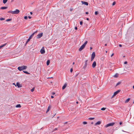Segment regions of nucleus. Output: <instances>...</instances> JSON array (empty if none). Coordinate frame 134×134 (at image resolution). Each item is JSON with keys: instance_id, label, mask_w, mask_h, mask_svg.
<instances>
[{"instance_id": "1", "label": "nucleus", "mask_w": 134, "mask_h": 134, "mask_svg": "<svg viewBox=\"0 0 134 134\" xmlns=\"http://www.w3.org/2000/svg\"><path fill=\"white\" fill-rule=\"evenodd\" d=\"M27 68V67L26 66H19L18 67V69L20 71H22L26 69Z\"/></svg>"}, {"instance_id": "2", "label": "nucleus", "mask_w": 134, "mask_h": 134, "mask_svg": "<svg viewBox=\"0 0 134 134\" xmlns=\"http://www.w3.org/2000/svg\"><path fill=\"white\" fill-rule=\"evenodd\" d=\"M87 41H86L85 42L84 44H83L81 46L79 49V51H81L85 47L87 43Z\"/></svg>"}, {"instance_id": "3", "label": "nucleus", "mask_w": 134, "mask_h": 134, "mask_svg": "<svg viewBox=\"0 0 134 134\" xmlns=\"http://www.w3.org/2000/svg\"><path fill=\"white\" fill-rule=\"evenodd\" d=\"M115 124V123L113 122L111 123H109L108 124H107L105 126V128H107L108 127L110 126H113Z\"/></svg>"}, {"instance_id": "4", "label": "nucleus", "mask_w": 134, "mask_h": 134, "mask_svg": "<svg viewBox=\"0 0 134 134\" xmlns=\"http://www.w3.org/2000/svg\"><path fill=\"white\" fill-rule=\"evenodd\" d=\"M120 90H118L114 92L113 95L111 97V98H113L114 96H116L118 93L120 92Z\"/></svg>"}, {"instance_id": "5", "label": "nucleus", "mask_w": 134, "mask_h": 134, "mask_svg": "<svg viewBox=\"0 0 134 134\" xmlns=\"http://www.w3.org/2000/svg\"><path fill=\"white\" fill-rule=\"evenodd\" d=\"M95 56V54L94 52H93L92 54L91 61H92L94 58Z\"/></svg>"}, {"instance_id": "6", "label": "nucleus", "mask_w": 134, "mask_h": 134, "mask_svg": "<svg viewBox=\"0 0 134 134\" xmlns=\"http://www.w3.org/2000/svg\"><path fill=\"white\" fill-rule=\"evenodd\" d=\"M40 53L42 54H44L45 52L44 48V47H43L40 50Z\"/></svg>"}, {"instance_id": "7", "label": "nucleus", "mask_w": 134, "mask_h": 134, "mask_svg": "<svg viewBox=\"0 0 134 134\" xmlns=\"http://www.w3.org/2000/svg\"><path fill=\"white\" fill-rule=\"evenodd\" d=\"M42 36H43V33L42 32L41 33H40V34H38L37 35V38H40Z\"/></svg>"}, {"instance_id": "8", "label": "nucleus", "mask_w": 134, "mask_h": 134, "mask_svg": "<svg viewBox=\"0 0 134 134\" xmlns=\"http://www.w3.org/2000/svg\"><path fill=\"white\" fill-rule=\"evenodd\" d=\"M20 12V11L18 9H16L15 11H14V14H18Z\"/></svg>"}, {"instance_id": "9", "label": "nucleus", "mask_w": 134, "mask_h": 134, "mask_svg": "<svg viewBox=\"0 0 134 134\" xmlns=\"http://www.w3.org/2000/svg\"><path fill=\"white\" fill-rule=\"evenodd\" d=\"M16 86L18 87V88H20L22 87V85L21 84H20L19 82H17L16 83Z\"/></svg>"}, {"instance_id": "10", "label": "nucleus", "mask_w": 134, "mask_h": 134, "mask_svg": "<svg viewBox=\"0 0 134 134\" xmlns=\"http://www.w3.org/2000/svg\"><path fill=\"white\" fill-rule=\"evenodd\" d=\"M81 2L82 4H84L86 5H88V3L87 2L83 1H82Z\"/></svg>"}, {"instance_id": "11", "label": "nucleus", "mask_w": 134, "mask_h": 134, "mask_svg": "<svg viewBox=\"0 0 134 134\" xmlns=\"http://www.w3.org/2000/svg\"><path fill=\"white\" fill-rule=\"evenodd\" d=\"M96 62L95 61H94L92 64V66L93 68H94L96 66Z\"/></svg>"}, {"instance_id": "12", "label": "nucleus", "mask_w": 134, "mask_h": 134, "mask_svg": "<svg viewBox=\"0 0 134 134\" xmlns=\"http://www.w3.org/2000/svg\"><path fill=\"white\" fill-rule=\"evenodd\" d=\"M67 84L66 83H65L64 85L62 87V89L63 90H64V89L65 87H66L67 86Z\"/></svg>"}, {"instance_id": "13", "label": "nucleus", "mask_w": 134, "mask_h": 134, "mask_svg": "<svg viewBox=\"0 0 134 134\" xmlns=\"http://www.w3.org/2000/svg\"><path fill=\"white\" fill-rule=\"evenodd\" d=\"M7 8V7H2L0 9H6Z\"/></svg>"}, {"instance_id": "14", "label": "nucleus", "mask_w": 134, "mask_h": 134, "mask_svg": "<svg viewBox=\"0 0 134 134\" xmlns=\"http://www.w3.org/2000/svg\"><path fill=\"white\" fill-rule=\"evenodd\" d=\"M8 13H10L13 14H14V11L10 10L8 11L7 12Z\"/></svg>"}, {"instance_id": "15", "label": "nucleus", "mask_w": 134, "mask_h": 134, "mask_svg": "<svg viewBox=\"0 0 134 134\" xmlns=\"http://www.w3.org/2000/svg\"><path fill=\"white\" fill-rule=\"evenodd\" d=\"M35 32L33 33L31 35V36H30V37H29V38L30 39H31L32 37L34 36V35L35 33Z\"/></svg>"}, {"instance_id": "16", "label": "nucleus", "mask_w": 134, "mask_h": 134, "mask_svg": "<svg viewBox=\"0 0 134 134\" xmlns=\"http://www.w3.org/2000/svg\"><path fill=\"white\" fill-rule=\"evenodd\" d=\"M101 122L100 121H98L95 124V125H99L101 124Z\"/></svg>"}, {"instance_id": "17", "label": "nucleus", "mask_w": 134, "mask_h": 134, "mask_svg": "<svg viewBox=\"0 0 134 134\" xmlns=\"http://www.w3.org/2000/svg\"><path fill=\"white\" fill-rule=\"evenodd\" d=\"M87 61H88V60H87L85 61V66L83 67L85 68V67H86V66L87 65Z\"/></svg>"}, {"instance_id": "18", "label": "nucleus", "mask_w": 134, "mask_h": 134, "mask_svg": "<svg viewBox=\"0 0 134 134\" xmlns=\"http://www.w3.org/2000/svg\"><path fill=\"white\" fill-rule=\"evenodd\" d=\"M51 108V107L50 106H49V107L48 108V109L46 111V113H47L49 111Z\"/></svg>"}, {"instance_id": "19", "label": "nucleus", "mask_w": 134, "mask_h": 134, "mask_svg": "<svg viewBox=\"0 0 134 134\" xmlns=\"http://www.w3.org/2000/svg\"><path fill=\"white\" fill-rule=\"evenodd\" d=\"M16 108H20L21 106L20 104H18L16 105Z\"/></svg>"}, {"instance_id": "20", "label": "nucleus", "mask_w": 134, "mask_h": 134, "mask_svg": "<svg viewBox=\"0 0 134 134\" xmlns=\"http://www.w3.org/2000/svg\"><path fill=\"white\" fill-rule=\"evenodd\" d=\"M50 60H48L47 62V65H49V63H50Z\"/></svg>"}, {"instance_id": "21", "label": "nucleus", "mask_w": 134, "mask_h": 134, "mask_svg": "<svg viewBox=\"0 0 134 134\" xmlns=\"http://www.w3.org/2000/svg\"><path fill=\"white\" fill-rule=\"evenodd\" d=\"M118 74H116L114 75L113 76L115 77L116 78V77H117L118 76Z\"/></svg>"}, {"instance_id": "22", "label": "nucleus", "mask_w": 134, "mask_h": 134, "mask_svg": "<svg viewBox=\"0 0 134 134\" xmlns=\"http://www.w3.org/2000/svg\"><path fill=\"white\" fill-rule=\"evenodd\" d=\"M6 44V43H5L2 45L0 46V49L1 48L3 47H4V46H5V45Z\"/></svg>"}, {"instance_id": "23", "label": "nucleus", "mask_w": 134, "mask_h": 134, "mask_svg": "<svg viewBox=\"0 0 134 134\" xmlns=\"http://www.w3.org/2000/svg\"><path fill=\"white\" fill-rule=\"evenodd\" d=\"M8 0H3V3L4 4L5 3L7 2Z\"/></svg>"}, {"instance_id": "24", "label": "nucleus", "mask_w": 134, "mask_h": 134, "mask_svg": "<svg viewBox=\"0 0 134 134\" xmlns=\"http://www.w3.org/2000/svg\"><path fill=\"white\" fill-rule=\"evenodd\" d=\"M94 119V118H88V120H93Z\"/></svg>"}, {"instance_id": "25", "label": "nucleus", "mask_w": 134, "mask_h": 134, "mask_svg": "<svg viewBox=\"0 0 134 134\" xmlns=\"http://www.w3.org/2000/svg\"><path fill=\"white\" fill-rule=\"evenodd\" d=\"M12 20V19H7L6 20V21H11Z\"/></svg>"}, {"instance_id": "26", "label": "nucleus", "mask_w": 134, "mask_h": 134, "mask_svg": "<svg viewBox=\"0 0 134 134\" xmlns=\"http://www.w3.org/2000/svg\"><path fill=\"white\" fill-rule=\"evenodd\" d=\"M23 72L24 73H25L26 74H29V73L27 71H23Z\"/></svg>"}, {"instance_id": "27", "label": "nucleus", "mask_w": 134, "mask_h": 134, "mask_svg": "<svg viewBox=\"0 0 134 134\" xmlns=\"http://www.w3.org/2000/svg\"><path fill=\"white\" fill-rule=\"evenodd\" d=\"M34 89H35V87H33V88L31 90V92H33L34 91Z\"/></svg>"}, {"instance_id": "28", "label": "nucleus", "mask_w": 134, "mask_h": 134, "mask_svg": "<svg viewBox=\"0 0 134 134\" xmlns=\"http://www.w3.org/2000/svg\"><path fill=\"white\" fill-rule=\"evenodd\" d=\"M106 109V108H103L101 109V110H102L104 111V110L105 109Z\"/></svg>"}, {"instance_id": "29", "label": "nucleus", "mask_w": 134, "mask_h": 134, "mask_svg": "<svg viewBox=\"0 0 134 134\" xmlns=\"http://www.w3.org/2000/svg\"><path fill=\"white\" fill-rule=\"evenodd\" d=\"M130 98H128L126 100V102H128L130 100Z\"/></svg>"}, {"instance_id": "30", "label": "nucleus", "mask_w": 134, "mask_h": 134, "mask_svg": "<svg viewBox=\"0 0 134 134\" xmlns=\"http://www.w3.org/2000/svg\"><path fill=\"white\" fill-rule=\"evenodd\" d=\"M83 124L84 125H85L87 124V122H86L84 121L83 122Z\"/></svg>"}, {"instance_id": "31", "label": "nucleus", "mask_w": 134, "mask_h": 134, "mask_svg": "<svg viewBox=\"0 0 134 134\" xmlns=\"http://www.w3.org/2000/svg\"><path fill=\"white\" fill-rule=\"evenodd\" d=\"M4 20V18H0V20Z\"/></svg>"}, {"instance_id": "32", "label": "nucleus", "mask_w": 134, "mask_h": 134, "mask_svg": "<svg viewBox=\"0 0 134 134\" xmlns=\"http://www.w3.org/2000/svg\"><path fill=\"white\" fill-rule=\"evenodd\" d=\"M121 83V82H118V83L116 85V86H117L119 85H120Z\"/></svg>"}, {"instance_id": "33", "label": "nucleus", "mask_w": 134, "mask_h": 134, "mask_svg": "<svg viewBox=\"0 0 134 134\" xmlns=\"http://www.w3.org/2000/svg\"><path fill=\"white\" fill-rule=\"evenodd\" d=\"M95 14L96 15L98 14V12L97 11H96L95 12Z\"/></svg>"}, {"instance_id": "34", "label": "nucleus", "mask_w": 134, "mask_h": 134, "mask_svg": "<svg viewBox=\"0 0 134 134\" xmlns=\"http://www.w3.org/2000/svg\"><path fill=\"white\" fill-rule=\"evenodd\" d=\"M115 4V2H114L113 4H112V5H114Z\"/></svg>"}, {"instance_id": "35", "label": "nucleus", "mask_w": 134, "mask_h": 134, "mask_svg": "<svg viewBox=\"0 0 134 134\" xmlns=\"http://www.w3.org/2000/svg\"><path fill=\"white\" fill-rule=\"evenodd\" d=\"M24 18L25 19H27V16H25L24 17Z\"/></svg>"}, {"instance_id": "36", "label": "nucleus", "mask_w": 134, "mask_h": 134, "mask_svg": "<svg viewBox=\"0 0 134 134\" xmlns=\"http://www.w3.org/2000/svg\"><path fill=\"white\" fill-rule=\"evenodd\" d=\"M57 130V128H55L53 130V131H55V130Z\"/></svg>"}, {"instance_id": "37", "label": "nucleus", "mask_w": 134, "mask_h": 134, "mask_svg": "<svg viewBox=\"0 0 134 134\" xmlns=\"http://www.w3.org/2000/svg\"><path fill=\"white\" fill-rule=\"evenodd\" d=\"M30 39H29V38L27 40V41L26 43H27V42H28L30 40Z\"/></svg>"}, {"instance_id": "38", "label": "nucleus", "mask_w": 134, "mask_h": 134, "mask_svg": "<svg viewBox=\"0 0 134 134\" xmlns=\"http://www.w3.org/2000/svg\"><path fill=\"white\" fill-rule=\"evenodd\" d=\"M82 21H81L80 22V25H82Z\"/></svg>"}, {"instance_id": "39", "label": "nucleus", "mask_w": 134, "mask_h": 134, "mask_svg": "<svg viewBox=\"0 0 134 134\" xmlns=\"http://www.w3.org/2000/svg\"><path fill=\"white\" fill-rule=\"evenodd\" d=\"M73 69H71L70 70V71L71 72H72Z\"/></svg>"}, {"instance_id": "40", "label": "nucleus", "mask_w": 134, "mask_h": 134, "mask_svg": "<svg viewBox=\"0 0 134 134\" xmlns=\"http://www.w3.org/2000/svg\"><path fill=\"white\" fill-rule=\"evenodd\" d=\"M114 55V53H113L111 55V57H112Z\"/></svg>"}, {"instance_id": "41", "label": "nucleus", "mask_w": 134, "mask_h": 134, "mask_svg": "<svg viewBox=\"0 0 134 134\" xmlns=\"http://www.w3.org/2000/svg\"><path fill=\"white\" fill-rule=\"evenodd\" d=\"M122 124V122H120V123H119V124H120V125H121V124Z\"/></svg>"}, {"instance_id": "42", "label": "nucleus", "mask_w": 134, "mask_h": 134, "mask_svg": "<svg viewBox=\"0 0 134 134\" xmlns=\"http://www.w3.org/2000/svg\"><path fill=\"white\" fill-rule=\"evenodd\" d=\"M75 29L76 30H77V27H75Z\"/></svg>"}, {"instance_id": "43", "label": "nucleus", "mask_w": 134, "mask_h": 134, "mask_svg": "<svg viewBox=\"0 0 134 134\" xmlns=\"http://www.w3.org/2000/svg\"><path fill=\"white\" fill-rule=\"evenodd\" d=\"M28 18L29 19H30L31 18V17L30 16H28Z\"/></svg>"}, {"instance_id": "44", "label": "nucleus", "mask_w": 134, "mask_h": 134, "mask_svg": "<svg viewBox=\"0 0 134 134\" xmlns=\"http://www.w3.org/2000/svg\"><path fill=\"white\" fill-rule=\"evenodd\" d=\"M119 46L120 47H121L122 46V45L121 44H119Z\"/></svg>"}, {"instance_id": "45", "label": "nucleus", "mask_w": 134, "mask_h": 134, "mask_svg": "<svg viewBox=\"0 0 134 134\" xmlns=\"http://www.w3.org/2000/svg\"><path fill=\"white\" fill-rule=\"evenodd\" d=\"M51 98H54V97H53V96H51Z\"/></svg>"}, {"instance_id": "46", "label": "nucleus", "mask_w": 134, "mask_h": 134, "mask_svg": "<svg viewBox=\"0 0 134 134\" xmlns=\"http://www.w3.org/2000/svg\"><path fill=\"white\" fill-rule=\"evenodd\" d=\"M88 12H86V14H88Z\"/></svg>"}, {"instance_id": "47", "label": "nucleus", "mask_w": 134, "mask_h": 134, "mask_svg": "<svg viewBox=\"0 0 134 134\" xmlns=\"http://www.w3.org/2000/svg\"><path fill=\"white\" fill-rule=\"evenodd\" d=\"M30 14H31V15H32V12H30Z\"/></svg>"}, {"instance_id": "48", "label": "nucleus", "mask_w": 134, "mask_h": 134, "mask_svg": "<svg viewBox=\"0 0 134 134\" xmlns=\"http://www.w3.org/2000/svg\"><path fill=\"white\" fill-rule=\"evenodd\" d=\"M125 57V55H124L123 56V58H124Z\"/></svg>"}, {"instance_id": "49", "label": "nucleus", "mask_w": 134, "mask_h": 134, "mask_svg": "<svg viewBox=\"0 0 134 134\" xmlns=\"http://www.w3.org/2000/svg\"><path fill=\"white\" fill-rule=\"evenodd\" d=\"M52 94L54 95L55 94V93L54 92H53Z\"/></svg>"}, {"instance_id": "50", "label": "nucleus", "mask_w": 134, "mask_h": 134, "mask_svg": "<svg viewBox=\"0 0 134 134\" xmlns=\"http://www.w3.org/2000/svg\"><path fill=\"white\" fill-rule=\"evenodd\" d=\"M72 9H70V11H72Z\"/></svg>"}, {"instance_id": "51", "label": "nucleus", "mask_w": 134, "mask_h": 134, "mask_svg": "<svg viewBox=\"0 0 134 134\" xmlns=\"http://www.w3.org/2000/svg\"><path fill=\"white\" fill-rule=\"evenodd\" d=\"M86 20H89V19L88 18H86Z\"/></svg>"}, {"instance_id": "52", "label": "nucleus", "mask_w": 134, "mask_h": 134, "mask_svg": "<svg viewBox=\"0 0 134 134\" xmlns=\"http://www.w3.org/2000/svg\"><path fill=\"white\" fill-rule=\"evenodd\" d=\"M92 49V47H90V49L91 50V49Z\"/></svg>"}, {"instance_id": "53", "label": "nucleus", "mask_w": 134, "mask_h": 134, "mask_svg": "<svg viewBox=\"0 0 134 134\" xmlns=\"http://www.w3.org/2000/svg\"><path fill=\"white\" fill-rule=\"evenodd\" d=\"M126 62H124V64H126Z\"/></svg>"}, {"instance_id": "54", "label": "nucleus", "mask_w": 134, "mask_h": 134, "mask_svg": "<svg viewBox=\"0 0 134 134\" xmlns=\"http://www.w3.org/2000/svg\"><path fill=\"white\" fill-rule=\"evenodd\" d=\"M67 123V122H65L64 123L65 124H66Z\"/></svg>"}, {"instance_id": "55", "label": "nucleus", "mask_w": 134, "mask_h": 134, "mask_svg": "<svg viewBox=\"0 0 134 134\" xmlns=\"http://www.w3.org/2000/svg\"><path fill=\"white\" fill-rule=\"evenodd\" d=\"M107 45V44H105V46H106Z\"/></svg>"}, {"instance_id": "56", "label": "nucleus", "mask_w": 134, "mask_h": 134, "mask_svg": "<svg viewBox=\"0 0 134 134\" xmlns=\"http://www.w3.org/2000/svg\"><path fill=\"white\" fill-rule=\"evenodd\" d=\"M74 64H75L74 62H73V63H72V64H73V65H74Z\"/></svg>"}, {"instance_id": "57", "label": "nucleus", "mask_w": 134, "mask_h": 134, "mask_svg": "<svg viewBox=\"0 0 134 134\" xmlns=\"http://www.w3.org/2000/svg\"><path fill=\"white\" fill-rule=\"evenodd\" d=\"M133 89H134V85L133 86Z\"/></svg>"}, {"instance_id": "58", "label": "nucleus", "mask_w": 134, "mask_h": 134, "mask_svg": "<svg viewBox=\"0 0 134 134\" xmlns=\"http://www.w3.org/2000/svg\"><path fill=\"white\" fill-rule=\"evenodd\" d=\"M76 103L77 104L78 103V102H76Z\"/></svg>"}, {"instance_id": "59", "label": "nucleus", "mask_w": 134, "mask_h": 134, "mask_svg": "<svg viewBox=\"0 0 134 134\" xmlns=\"http://www.w3.org/2000/svg\"><path fill=\"white\" fill-rule=\"evenodd\" d=\"M93 122H92L91 123V124H93Z\"/></svg>"}, {"instance_id": "60", "label": "nucleus", "mask_w": 134, "mask_h": 134, "mask_svg": "<svg viewBox=\"0 0 134 134\" xmlns=\"http://www.w3.org/2000/svg\"><path fill=\"white\" fill-rule=\"evenodd\" d=\"M13 84L15 85V84L14 83H13Z\"/></svg>"}, {"instance_id": "61", "label": "nucleus", "mask_w": 134, "mask_h": 134, "mask_svg": "<svg viewBox=\"0 0 134 134\" xmlns=\"http://www.w3.org/2000/svg\"><path fill=\"white\" fill-rule=\"evenodd\" d=\"M107 51H106V53H107Z\"/></svg>"}, {"instance_id": "62", "label": "nucleus", "mask_w": 134, "mask_h": 134, "mask_svg": "<svg viewBox=\"0 0 134 134\" xmlns=\"http://www.w3.org/2000/svg\"><path fill=\"white\" fill-rule=\"evenodd\" d=\"M133 103H134V101H133Z\"/></svg>"}, {"instance_id": "63", "label": "nucleus", "mask_w": 134, "mask_h": 134, "mask_svg": "<svg viewBox=\"0 0 134 134\" xmlns=\"http://www.w3.org/2000/svg\"><path fill=\"white\" fill-rule=\"evenodd\" d=\"M127 63V62H126V64Z\"/></svg>"}, {"instance_id": "64", "label": "nucleus", "mask_w": 134, "mask_h": 134, "mask_svg": "<svg viewBox=\"0 0 134 134\" xmlns=\"http://www.w3.org/2000/svg\"><path fill=\"white\" fill-rule=\"evenodd\" d=\"M99 134H101V133H99Z\"/></svg>"}]
</instances>
